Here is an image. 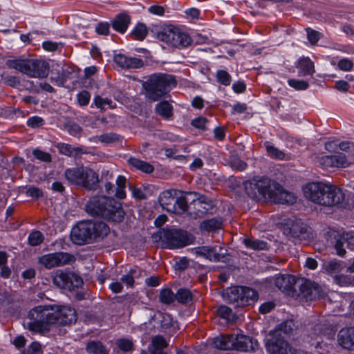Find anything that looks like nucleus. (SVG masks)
<instances>
[{
  "label": "nucleus",
  "instance_id": "61",
  "mask_svg": "<svg viewBox=\"0 0 354 354\" xmlns=\"http://www.w3.org/2000/svg\"><path fill=\"white\" fill-rule=\"evenodd\" d=\"M28 354H41V347L39 343L34 342L27 348Z\"/></svg>",
  "mask_w": 354,
  "mask_h": 354
},
{
  "label": "nucleus",
  "instance_id": "27",
  "mask_svg": "<svg viewBox=\"0 0 354 354\" xmlns=\"http://www.w3.org/2000/svg\"><path fill=\"white\" fill-rule=\"evenodd\" d=\"M344 266L343 262L337 259L326 261L323 263L322 270L331 276L336 277L343 270Z\"/></svg>",
  "mask_w": 354,
  "mask_h": 354
},
{
  "label": "nucleus",
  "instance_id": "41",
  "mask_svg": "<svg viewBox=\"0 0 354 354\" xmlns=\"http://www.w3.org/2000/svg\"><path fill=\"white\" fill-rule=\"evenodd\" d=\"M44 234L38 230L30 232L28 237V243L32 246H37L40 245L44 241Z\"/></svg>",
  "mask_w": 354,
  "mask_h": 354
},
{
  "label": "nucleus",
  "instance_id": "37",
  "mask_svg": "<svg viewBox=\"0 0 354 354\" xmlns=\"http://www.w3.org/2000/svg\"><path fill=\"white\" fill-rule=\"evenodd\" d=\"M332 168H345L349 165L346 156L342 153L331 155Z\"/></svg>",
  "mask_w": 354,
  "mask_h": 354
},
{
  "label": "nucleus",
  "instance_id": "24",
  "mask_svg": "<svg viewBox=\"0 0 354 354\" xmlns=\"http://www.w3.org/2000/svg\"><path fill=\"white\" fill-rule=\"evenodd\" d=\"M301 292L307 299L314 300L322 297L320 286L315 282L306 283L302 288Z\"/></svg>",
  "mask_w": 354,
  "mask_h": 354
},
{
  "label": "nucleus",
  "instance_id": "38",
  "mask_svg": "<svg viewBox=\"0 0 354 354\" xmlns=\"http://www.w3.org/2000/svg\"><path fill=\"white\" fill-rule=\"evenodd\" d=\"M133 37L137 40H143L148 34V28L143 23H138L131 30Z\"/></svg>",
  "mask_w": 354,
  "mask_h": 354
},
{
  "label": "nucleus",
  "instance_id": "50",
  "mask_svg": "<svg viewBox=\"0 0 354 354\" xmlns=\"http://www.w3.org/2000/svg\"><path fill=\"white\" fill-rule=\"evenodd\" d=\"M116 344L119 349L124 352L129 351L133 348V342L131 339L128 338L118 339Z\"/></svg>",
  "mask_w": 354,
  "mask_h": 354
},
{
  "label": "nucleus",
  "instance_id": "6",
  "mask_svg": "<svg viewBox=\"0 0 354 354\" xmlns=\"http://www.w3.org/2000/svg\"><path fill=\"white\" fill-rule=\"evenodd\" d=\"M64 175L69 183L88 190H95L98 187V174L89 167L80 166L68 168L66 169Z\"/></svg>",
  "mask_w": 354,
  "mask_h": 354
},
{
  "label": "nucleus",
  "instance_id": "15",
  "mask_svg": "<svg viewBox=\"0 0 354 354\" xmlns=\"http://www.w3.org/2000/svg\"><path fill=\"white\" fill-rule=\"evenodd\" d=\"M53 281L58 288L68 290L78 288L83 283V281L79 275L67 270L57 271L53 276Z\"/></svg>",
  "mask_w": 354,
  "mask_h": 354
},
{
  "label": "nucleus",
  "instance_id": "42",
  "mask_svg": "<svg viewBox=\"0 0 354 354\" xmlns=\"http://www.w3.org/2000/svg\"><path fill=\"white\" fill-rule=\"evenodd\" d=\"M217 313L221 318L228 322L232 321L234 319V314L232 310L226 306H219L217 309Z\"/></svg>",
  "mask_w": 354,
  "mask_h": 354
},
{
  "label": "nucleus",
  "instance_id": "30",
  "mask_svg": "<svg viewBox=\"0 0 354 354\" xmlns=\"http://www.w3.org/2000/svg\"><path fill=\"white\" fill-rule=\"evenodd\" d=\"M295 328V323L292 319L286 320L278 324L272 332L283 337V335H290Z\"/></svg>",
  "mask_w": 354,
  "mask_h": 354
},
{
  "label": "nucleus",
  "instance_id": "26",
  "mask_svg": "<svg viewBox=\"0 0 354 354\" xmlns=\"http://www.w3.org/2000/svg\"><path fill=\"white\" fill-rule=\"evenodd\" d=\"M91 225V236L93 241L97 239H103L108 235L110 232L109 227L104 222L102 221H92Z\"/></svg>",
  "mask_w": 354,
  "mask_h": 354
},
{
  "label": "nucleus",
  "instance_id": "60",
  "mask_svg": "<svg viewBox=\"0 0 354 354\" xmlns=\"http://www.w3.org/2000/svg\"><path fill=\"white\" fill-rule=\"evenodd\" d=\"M231 166L233 169L241 171L247 168V163L239 158H235L231 162Z\"/></svg>",
  "mask_w": 354,
  "mask_h": 354
},
{
  "label": "nucleus",
  "instance_id": "45",
  "mask_svg": "<svg viewBox=\"0 0 354 354\" xmlns=\"http://www.w3.org/2000/svg\"><path fill=\"white\" fill-rule=\"evenodd\" d=\"M59 149L61 153L68 156H73L79 154L80 149L72 147L69 144L62 143L59 145Z\"/></svg>",
  "mask_w": 354,
  "mask_h": 354
},
{
  "label": "nucleus",
  "instance_id": "32",
  "mask_svg": "<svg viewBox=\"0 0 354 354\" xmlns=\"http://www.w3.org/2000/svg\"><path fill=\"white\" fill-rule=\"evenodd\" d=\"M222 227V220L218 218H212L203 221L200 224V228L207 232H215Z\"/></svg>",
  "mask_w": 354,
  "mask_h": 354
},
{
  "label": "nucleus",
  "instance_id": "51",
  "mask_svg": "<svg viewBox=\"0 0 354 354\" xmlns=\"http://www.w3.org/2000/svg\"><path fill=\"white\" fill-rule=\"evenodd\" d=\"M331 155H324L317 157V162L322 169L332 168L333 161Z\"/></svg>",
  "mask_w": 354,
  "mask_h": 354
},
{
  "label": "nucleus",
  "instance_id": "54",
  "mask_svg": "<svg viewBox=\"0 0 354 354\" xmlns=\"http://www.w3.org/2000/svg\"><path fill=\"white\" fill-rule=\"evenodd\" d=\"M26 124L29 127L38 128L44 124V120L41 117L32 116L27 120Z\"/></svg>",
  "mask_w": 354,
  "mask_h": 354
},
{
  "label": "nucleus",
  "instance_id": "23",
  "mask_svg": "<svg viewBox=\"0 0 354 354\" xmlns=\"http://www.w3.org/2000/svg\"><path fill=\"white\" fill-rule=\"evenodd\" d=\"M296 67L299 77L311 76L315 72L314 64L308 57L299 58Z\"/></svg>",
  "mask_w": 354,
  "mask_h": 354
},
{
  "label": "nucleus",
  "instance_id": "40",
  "mask_svg": "<svg viewBox=\"0 0 354 354\" xmlns=\"http://www.w3.org/2000/svg\"><path fill=\"white\" fill-rule=\"evenodd\" d=\"M216 78L218 83L223 86H229L232 82V77L225 70H218L216 73Z\"/></svg>",
  "mask_w": 354,
  "mask_h": 354
},
{
  "label": "nucleus",
  "instance_id": "4",
  "mask_svg": "<svg viewBox=\"0 0 354 354\" xmlns=\"http://www.w3.org/2000/svg\"><path fill=\"white\" fill-rule=\"evenodd\" d=\"M212 345L220 350L251 352L256 350L258 342L252 337L243 334H230L214 337L212 340Z\"/></svg>",
  "mask_w": 354,
  "mask_h": 354
},
{
  "label": "nucleus",
  "instance_id": "9",
  "mask_svg": "<svg viewBox=\"0 0 354 354\" xmlns=\"http://www.w3.org/2000/svg\"><path fill=\"white\" fill-rule=\"evenodd\" d=\"M275 181L266 176H254L244 183L248 196L254 200H270Z\"/></svg>",
  "mask_w": 354,
  "mask_h": 354
},
{
  "label": "nucleus",
  "instance_id": "46",
  "mask_svg": "<svg viewBox=\"0 0 354 354\" xmlns=\"http://www.w3.org/2000/svg\"><path fill=\"white\" fill-rule=\"evenodd\" d=\"M288 84L297 91H304L307 89L309 86V84L307 81L294 78L288 80Z\"/></svg>",
  "mask_w": 354,
  "mask_h": 354
},
{
  "label": "nucleus",
  "instance_id": "12",
  "mask_svg": "<svg viewBox=\"0 0 354 354\" xmlns=\"http://www.w3.org/2000/svg\"><path fill=\"white\" fill-rule=\"evenodd\" d=\"M227 299L236 306H246L257 301L258 292L246 286H234L225 290Z\"/></svg>",
  "mask_w": 354,
  "mask_h": 354
},
{
  "label": "nucleus",
  "instance_id": "2",
  "mask_svg": "<svg viewBox=\"0 0 354 354\" xmlns=\"http://www.w3.org/2000/svg\"><path fill=\"white\" fill-rule=\"evenodd\" d=\"M303 192L306 198L321 205L333 206L344 200L342 189L320 182L307 183L303 187Z\"/></svg>",
  "mask_w": 354,
  "mask_h": 354
},
{
  "label": "nucleus",
  "instance_id": "28",
  "mask_svg": "<svg viewBox=\"0 0 354 354\" xmlns=\"http://www.w3.org/2000/svg\"><path fill=\"white\" fill-rule=\"evenodd\" d=\"M127 162L131 168L139 170L145 174H151L154 170L153 166L150 163L136 157L129 158Z\"/></svg>",
  "mask_w": 354,
  "mask_h": 354
},
{
  "label": "nucleus",
  "instance_id": "48",
  "mask_svg": "<svg viewBox=\"0 0 354 354\" xmlns=\"http://www.w3.org/2000/svg\"><path fill=\"white\" fill-rule=\"evenodd\" d=\"M174 325V320L171 316L165 313L161 315V320L160 321V327L162 330L170 328Z\"/></svg>",
  "mask_w": 354,
  "mask_h": 354
},
{
  "label": "nucleus",
  "instance_id": "19",
  "mask_svg": "<svg viewBox=\"0 0 354 354\" xmlns=\"http://www.w3.org/2000/svg\"><path fill=\"white\" fill-rule=\"evenodd\" d=\"M337 341L343 348L354 351V326L342 328L338 333Z\"/></svg>",
  "mask_w": 354,
  "mask_h": 354
},
{
  "label": "nucleus",
  "instance_id": "10",
  "mask_svg": "<svg viewBox=\"0 0 354 354\" xmlns=\"http://www.w3.org/2000/svg\"><path fill=\"white\" fill-rule=\"evenodd\" d=\"M162 247L174 250L193 243L194 237L187 232L180 229H162L160 232Z\"/></svg>",
  "mask_w": 354,
  "mask_h": 354
},
{
  "label": "nucleus",
  "instance_id": "62",
  "mask_svg": "<svg viewBox=\"0 0 354 354\" xmlns=\"http://www.w3.org/2000/svg\"><path fill=\"white\" fill-rule=\"evenodd\" d=\"M148 12L157 16H162L165 14V8L159 5H152L148 8Z\"/></svg>",
  "mask_w": 354,
  "mask_h": 354
},
{
  "label": "nucleus",
  "instance_id": "11",
  "mask_svg": "<svg viewBox=\"0 0 354 354\" xmlns=\"http://www.w3.org/2000/svg\"><path fill=\"white\" fill-rule=\"evenodd\" d=\"M156 37L158 40L168 46L177 48H185L192 44V39L189 35L173 25L161 28L157 32Z\"/></svg>",
  "mask_w": 354,
  "mask_h": 354
},
{
  "label": "nucleus",
  "instance_id": "49",
  "mask_svg": "<svg viewBox=\"0 0 354 354\" xmlns=\"http://www.w3.org/2000/svg\"><path fill=\"white\" fill-rule=\"evenodd\" d=\"M136 274L137 271L135 269H131L126 274L122 276L121 281L126 284L127 287H131L134 283V278Z\"/></svg>",
  "mask_w": 354,
  "mask_h": 354
},
{
  "label": "nucleus",
  "instance_id": "59",
  "mask_svg": "<svg viewBox=\"0 0 354 354\" xmlns=\"http://www.w3.org/2000/svg\"><path fill=\"white\" fill-rule=\"evenodd\" d=\"M306 32L308 39L312 44H316L320 38V33L310 28H306Z\"/></svg>",
  "mask_w": 354,
  "mask_h": 354
},
{
  "label": "nucleus",
  "instance_id": "21",
  "mask_svg": "<svg viewBox=\"0 0 354 354\" xmlns=\"http://www.w3.org/2000/svg\"><path fill=\"white\" fill-rule=\"evenodd\" d=\"M296 279L290 274H281L274 278V285L282 292H289L294 290Z\"/></svg>",
  "mask_w": 354,
  "mask_h": 354
},
{
  "label": "nucleus",
  "instance_id": "44",
  "mask_svg": "<svg viewBox=\"0 0 354 354\" xmlns=\"http://www.w3.org/2000/svg\"><path fill=\"white\" fill-rule=\"evenodd\" d=\"M337 66L340 71L349 72L353 70L354 64L352 59L348 57H342L337 62Z\"/></svg>",
  "mask_w": 354,
  "mask_h": 354
},
{
  "label": "nucleus",
  "instance_id": "18",
  "mask_svg": "<svg viewBox=\"0 0 354 354\" xmlns=\"http://www.w3.org/2000/svg\"><path fill=\"white\" fill-rule=\"evenodd\" d=\"M113 60L118 66L124 69L140 68L143 65V62L140 58L128 57L122 53L115 55Z\"/></svg>",
  "mask_w": 354,
  "mask_h": 354
},
{
  "label": "nucleus",
  "instance_id": "43",
  "mask_svg": "<svg viewBox=\"0 0 354 354\" xmlns=\"http://www.w3.org/2000/svg\"><path fill=\"white\" fill-rule=\"evenodd\" d=\"M176 299L180 303L186 304L192 301V295L189 290L181 288L177 291Z\"/></svg>",
  "mask_w": 354,
  "mask_h": 354
},
{
  "label": "nucleus",
  "instance_id": "5",
  "mask_svg": "<svg viewBox=\"0 0 354 354\" xmlns=\"http://www.w3.org/2000/svg\"><path fill=\"white\" fill-rule=\"evenodd\" d=\"M6 66L32 78H44L49 72L48 63L37 59H15L6 62Z\"/></svg>",
  "mask_w": 354,
  "mask_h": 354
},
{
  "label": "nucleus",
  "instance_id": "33",
  "mask_svg": "<svg viewBox=\"0 0 354 354\" xmlns=\"http://www.w3.org/2000/svg\"><path fill=\"white\" fill-rule=\"evenodd\" d=\"M156 112L163 118L169 120L173 114V106L167 101H162L156 104Z\"/></svg>",
  "mask_w": 354,
  "mask_h": 354
},
{
  "label": "nucleus",
  "instance_id": "35",
  "mask_svg": "<svg viewBox=\"0 0 354 354\" xmlns=\"http://www.w3.org/2000/svg\"><path fill=\"white\" fill-rule=\"evenodd\" d=\"M264 146L266 149L268 156L270 158L280 160L285 159V153L283 151L275 147L271 142L266 141L264 143Z\"/></svg>",
  "mask_w": 354,
  "mask_h": 354
},
{
  "label": "nucleus",
  "instance_id": "14",
  "mask_svg": "<svg viewBox=\"0 0 354 354\" xmlns=\"http://www.w3.org/2000/svg\"><path fill=\"white\" fill-rule=\"evenodd\" d=\"M91 221H81L77 223L71 230V241L79 245L93 242L91 236Z\"/></svg>",
  "mask_w": 354,
  "mask_h": 354
},
{
  "label": "nucleus",
  "instance_id": "13",
  "mask_svg": "<svg viewBox=\"0 0 354 354\" xmlns=\"http://www.w3.org/2000/svg\"><path fill=\"white\" fill-rule=\"evenodd\" d=\"M271 337L266 342V349L270 354H310L308 352L296 350L290 346L284 337L270 332Z\"/></svg>",
  "mask_w": 354,
  "mask_h": 354
},
{
  "label": "nucleus",
  "instance_id": "55",
  "mask_svg": "<svg viewBox=\"0 0 354 354\" xmlns=\"http://www.w3.org/2000/svg\"><path fill=\"white\" fill-rule=\"evenodd\" d=\"M26 195L32 198H39L43 196V192L37 187L30 186L26 190Z\"/></svg>",
  "mask_w": 354,
  "mask_h": 354
},
{
  "label": "nucleus",
  "instance_id": "58",
  "mask_svg": "<svg viewBox=\"0 0 354 354\" xmlns=\"http://www.w3.org/2000/svg\"><path fill=\"white\" fill-rule=\"evenodd\" d=\"M207 123V120L203 116H200L196 118H194L191 122V124L194 127L199 129H202V130H204L206 129Z\"/></svg>",
  "mask_w": 354,
  "mask_h": 354
},
{
  "label": "nucleus",
  "instance_id": "57",
  "mask_svg": "<svg viewBox=\"0 0 354 354\" xmlns=\"http://www.w3.org/2000/svg\"><path fill=\"white\" fill-rule=\"evenodd\" d=\"M110 25L108 22H100L95 26V31L98 35H108L109 34Z\"/></svg>",
  "mask_w": 354,
  "mask_h": 354
},
{
  "label": "nucleus",
  "instance_id": "39",
  "mask_svg": "<svg viewBox=\"0 0 354 354\" xmlns=\"http://www.w3.org/2000/svg\"><path fill=\"white\" fill-rule=\"evenodd\" d=\"M244 244L248 248L252 250H262L267 248V243L258 239H245Z\"/></svg>",
  "mask_w": 354,
  "mask_h": 354
},
{
  "label": "nucleus",
  "instance_id": "22",
  "mask_svg": "<svg viewBox=\"0 0 354 354\" xmlns=\"http://www.w3.org/2000/svg\"><path fill=\"white\" fill-rule=\"evenodd\" d=\"M346 243L347 248L351 250H354V234H344L337 239L335 244L336 254L339 256H344L346 254V250L344 248V243Z\"/></svg>",
  "mask_w": 354,
  "mask_h": 354
},
{
  "label": "nucleus",
  "instance_id": "34",
  "mask_svg": "<svg viewBox=\"0 0 354 354\" xmlns=\"http://www.w3.org/2000/svg\"><path fill=\"white\" fill-rule=\"evenodd\" d=\"M86 351L89 354H109V350L99 341L88 342Z\"/></svg>",
  "mask_w": 354,
  "mask_h": 354
},
{
  "label": "nucleus",
  "instance_id": "7",
  "mask_svg": "<svg viewBox=\"0 0 354 354\" xmlns=\"http://www.w3.org/2000/svg\"><path fill=\"white\" fill-rule=\"evenodd\" d=\"M176 84L175 79L171 75H153L150 76L145 85L147 96L153 101L158 100Z\"/></svg>",
  "mask_w": 354,
  "mask_h": 354
},
{
  "label": "nucleus",
  "instance_id": "16",
  "mask_svg": "<svg viewBox=\"0 0 354 354\" xmlns=\"http://www.w3.org/2000/svg\"><path fill=\"white\" fill-rule=\"evenodd\" d=\"M73 256L63 252L44 254L39 258V263L46 268L62 266L73 261Z\"/></svg>",
  "mask_w": 354,
  "mask_h": 354
},
{
  "label": "nucleus",
  "instance_id": "36",
  "mask_svg": "<svg viewBox=\"0 0 354 354\" xmlns=\"http://www.w3.org/2000/svg\"><path fill=\"white\" fill-rule=\"evenodd\" d=\"M115 183L117 185V188H116L115 194V197L119 199L125 198L126 196H127L126 191H125L126 183H127L126 178L122 175H119L117 177Z\"/></svg>",
  "mask_w": 354,
  "mask_h": 354
},
{
  "label": "nucleus",
  "instance_id": "63",
  "mask_svg": "<svg viewBox=\"0 0 354 354\" xmlns=\"http://www.w3.org/2000/svg\"><path fill=\"white\" fill-rule=\"evenodd\" d=\"M43 48L48 52H55L58 49V44L51 41H45L42 43Z\"/></svg>",
  "mask_w": 354,
  "mask_h": 354
},
{
  "label": "nucleus",
  "instance_id": "29",
  "mask_svg": "<svg viewBox=\"0 0 354 354\" xmlns=\"http://www.w3.org/2000/svg\"><path fill=\"white\" fill-rule=\"evenodd\" d=\"M130 24V17L125 13L118 15L112 21L113 28L120 33H124Z\"/></svg>",
  "mask_w": 354,
  "mask_h": 354
},
{
  "label": "nucleus",
  "instance_id": "47",
  "mask_svg": "<svg viewBox=\"0 0 354 354\" xmlns=\"http://www.w3.org/2000/svg\"><path fill=\"white\" fill-rule=\"evenodd\" d=\"M76 100L80 106H85L88 104L91 100V94L88 91L83 90L77 94Z\"/></svg>",
  "mask_w": 354,
  "mask_h": 354
},
{
  "label": "nucleus",
  "instance_id": "31",
  "mask_svg": "<svg viewBox=\"0 0 354 354\" xmlns=\"http://www.w3.org/2000/svg\"><path fill=\"white\" fill-rule=\"evenodd\" d=\"M93 106H95L100 110L112 109L115 108L116 104L110 98L95 95L91 104V107Z\"/></svg>",
  "mask_w": 354,
  "mask_h": 354
},
{
  "label": "nucleus",
  "instance_id": "56",
  "mask_svg": "<svg viewBox=\"0 0 354 354\" xmlns=\"http://www.w3.org/2000/svg\"><path fill=\"white\" fill-rule=\"evenodd\" d=\"M168 343L167 340L161 335H156L151 340V346H156L162 349L167 347Z\"/></svg>",
  "mask_w": 354,
  "mask_h": 354
},
{
  "label": "nucleus",
  "instance_id": "52",
  "mask_svg": "<svg viewBox=\"0 0 354 354\" xmlns=\"http://www.w3.org/2000/svg\"><path fill=\"white\" fill-rule=\"evenodd\" d=\"M176 296L169 289H164L160 293V299L164 304H171Z\"/></svg>",
  "mask_w": 354,
  "mask_h": 354
},
{
  "label": "nucleus",
  "instance_id": "1",
  "mask_svg": "<svg viewBox=\"0 0 354 354\" xmlns=\"http://www.w3.org/2000/svg\"><path fill=\"white\" fill-rule=\"evenodd\" d=\"M77 319L75 310L68 305L38 306L29 310L24 325L34 333H44L52 324L69 326Z\"/></svg>",
  "mask_w": 354,
  "mask_h": 354
},
{
  "label": "nucleus",
  "instance_id": "64",
  "mask_svg": "<svg viewBox=\"0 0 354 354\" xmlns=\"http://www.w3.org/2000/svg\"><path fill=\"white\" fill-rule=\"evenodd\" d=\"M274 306L275 304L272 301H267L259 306V311L263 314H266L270 312Z\"/></svg>",
  "mask_w": 354,
  "mask_h": 354
},
{
  "label": "nucleus",
  "instance_id": "17",
  "mask_svg": "<svg viewBox=\"0 0 354 354\" xmlns=\"http://www.w3.org/2000/svg\"><path fill=\"white\" fill-rule=\"evenodd\" d=\"M269 201L274 203L292 204L296 201V197L293 194L286 192L278 183H275Z\"/></svg>",
  "mask_w": 354,
  "mask_h": 354
},
{
  "label": "nucleus",
  "instance_id": "25",
  "mask_svg": "<svg viewBox=\"0 0 354 354\" xmlns=\"http://www.w3.org/2000/svg\"><path fill=\"white\" fill-rule=\"evenodd\" d=\"M311 331L307 335L308 337L310 338V340H308L310 342L312 346H314L316 348L321 346V343L323 342V336L325 335L322 332V325L320 324H316L313 326H310Z\"/></svg>",
  "mask_w": 354,
  "mask_h": 354
},
{
  "label": "nucleus",
  "instance_id": "8",
  "mask_svg": "<svg viewBox=\"0 0 354 354\" xmlns=\"http://www.w3.org/2000/svg\"><path fill=\"white\" fill-rule=\"evenodd\" d=\"M158 201L162 209L168 212L180 214L187 208L185 194L176 189L162 192L158 196Z\"/></svg>",
  "mask_w": 354,
  "mask_h": 354
},
{
  "label": "nucleus",
  "instance_id": "20",
  "mask_svg": "<svg viewBox=\"0 0 354 354\" xmlns=\"http://www.w3.org/2000/svg\"><path fill=\"white\" fill-rule=\"evenodd\" d=\"M192 251L196 256L202 257L210 261H221L223 258V256L216 251L215 247L200 246L192 249Z\"/></svg>",
  "mask_w": 354,
  "mask_h": 354
},
{
  "label": "nucleus",
  "instance_id": "53",
  "mask_svg": "<svg viewBox=\"0 0 354 354\" xmlns=\"http://www.w3.org/2000/svg\"><path fill=\"white\" fill-rule=\"evenodd\" d=\"M32 154L35 158L41 161L45 162H49L51 161V156L48 153L41 151L39 149H34Z\"/></svg>",
  "mask_w": 354,
  "mask_h": 354
},
{
  "label": "nucleus",
  "instance_id": "3",
  "mask_svg": "<svg viewBox=\"0 0 354 354\" xmlns=\"http://www.w3.org/2000/svg\"><path fill=\"white\" fill-rule=\"evenodd\" d=\"M85 210L91 216H99L113 222L122 221L124 216L120 203L104 196L90 198L85 205Z\"/></svg>",
  "mask_w": 354,
  "mask_h": 354
}]
</instances>
